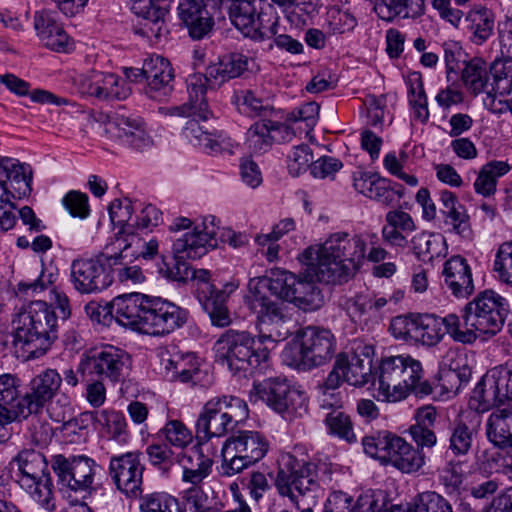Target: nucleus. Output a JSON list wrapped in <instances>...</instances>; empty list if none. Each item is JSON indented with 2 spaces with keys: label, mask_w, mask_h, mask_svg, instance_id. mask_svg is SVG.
Returning <instances> with one entry per match:
<instances>
[{
  "label": "nucleus",
  "mask_w": 512,
  "mask_h": 512,
  "mask_svg": "<svg viewBox=\"0 0 512 512\" xmlns=\"http://www.w3.org/2000/svg\"><path fill=\"white\" fill-rule=\"evenodd\" d=\"M374 238V233L350 235L335 232L318 248H307L302 253V261L319 282H346L361 267L366 257L367 243H373Z\"/></svg>",
  "instance_id": "1"
},
{
  "label": "nucleus",
  "mask_w": 512,
  "mask_h": 512,
  "mask_svg": "<svg viewBox=\"0 0 512 512\" xmlns=\"http://www.w3.org/2000/svg\"><path fill=\"white\" fill-rule=\"evenodd\" d=\"M297 276L289 271H272L270 276L255 277L248 283L245 303L260 319L262 337H286L288 329L281 306L267 296V292L280 299L289 301Z\"/></svg>",
  "instance_id": "2"
},
{
  "label": "nucleus",
  "mask_w": 512,
  "mask_h": 512,
  "mask_svg": "<svg viewBox=\"0 0 512 512\" xmlns=\"http://www.w3.org/2000/svg\"><path fill=\"white\" fill-rule=\"evenodd\" d=\"M249 57L241 53L224 55L215 64L209 65L206 74L195 73L189 75L186 84L188 101L172 107H160L159 112L165 116L199 115L205 119L211 115L206 100V91L219 87L230 79L241 76L249 70Z\"/></svg>",
  "instance_id": "3"
},
{
  "label": "nucleus",
  "mask_w": 512,
  "mask_h": 512,
  "mask_svg": "<svg viewBox=\"0 0 512 512\" xmlns=\"http://www.w3.org/2000/svg\"><path fill=\"white\" fill-rule=\"evenodd\" d=\"M13 343L30 358L44 355L57 338V316L46 302L32 301L12 320Z\"/></svg>",
  "instance_id": "4"
},
{
  "label": "nucleus",
  "mask_w": 512,
  "mask_h": 512,
  "mask_svg": "<svg viewBox=\"0 0 512 512\" xmlns=\"http://www.w3.org/2000/svg\"><path fill=\"white\" fill-rule=\"evenodd\" d=\"M260 319L257 318L258 336L248 331L229 329L214 344L216 359L226 364L236 374L248 369H255L269 359L270 348L267 342L275 343L285 337H262Z\"/></svg>",
  "instance_id": "5"
},
{
  "label": "nucleus",
  "mask_w": 512,
  "mask_h": 512,
  "mask_svg": "<svg viewBox=\"0 0 512 512\" xmlns=\"http://www.w3.org/2000/svg\"><path fill=\"white\" fill-rule=\"evenodd\" d=\"M214 220L215 216H207L203 220L202 229L197 226L180 237H171L173 256L170 259L162 256L159 264L158 270L163 277L177 282H185L190 278L191 267L184 259H199L217 247Z\"/></svg>",
  "instance_id": "6"
},
{
  "label": "nucleus",
  "mask_w": 512,
  "mask_h": 512,
  "mask_svg": "<svg viewBox=\"0 0 512 512\" xmlns=\"http://www.w3.org/2000/svg\"><path fill=\"white\" fill-rule=\"evenodd\" d=\"M507 313L505 298L493 290L480 292L463 309L459 342L471 344L478 335L497 334L504 325Z\"/></svg>",
  "instance_id": "7"
},
{
  "label": "nucleus",
  "mask_w": 512,
  "mask_h": 512,
  "mask_svg": "<svg viewBox=\"0 0 512 512\" xmlns=\"http://www.w3.org/2000/svg\"><path fill=\"white\" fill-rule=\"evenodd\" d=\"M16 482L43 509H55L53 483L45 455L33 448L20 450L10 462Z\"/></svg>",
  "instance_id": "8"
},
{
  "label": "nucleus",
  "mask_w": 512,
  "mask_h": 512,
  "mask_svg": "<svg viewBox=\"0 0 512 512\" xmlns=\"http://www.w3.org/2000/svg\"><path fill=\"white\" fill-rule=\"evenodd\" d=\"M336 346V338L329 329L307 326L299 333L297 342L284 349L282 356L288 366L309 371L328 363Z\"/></svg>",
  "instance_id": "9"
},
{
  "label": "nucleus",
  "mask_w": 512,
  "mask_h": 512,
  "mask_svg": "<svg viewBox=\"0 0 512 512\" xmlns=\"http://www.w3.org/2000/svg\"><path fill=\"white\" fill-rule=\"evenodd\" d=\"M275 486L281 496L288 497L300 509L299 497L319 488L317 465L293 453L282 454Z\"/></svg>",
  "instance_id": "10"
},
{
  "label": "nucleus",
  "mask_w": 512,
  "mask_h": 512,
  "mask_svg": "<svg viewBox=\"0 0 512 512\" xmlns=\"http://www.w3.org/2000/svg\"><path fill=\"white\" fill-rule=\"evenodd\" d=\"M267 437L259 431L243 430L230 436L222 448L223 473L232 476L259 462L269 451Z\"/></svg>",
  "instance_id": "11"
},
{
  "label": "nucleus",
  "mask_w": 512,
  "mask_h": 512,
  "mask_svg": "<svg viewBox=\"0 0 512 512\" xmlns=\"http://www.w3.org/2000/svg\"><path fill=\"white\" fill-rule=\"evenodd\" d=\"M247 403L236 396L210 399L200 414L196 428L206 437H221L248 417Z\"/></svg>",
  "instance_id": "12"
},
{
  "label": "nucleus",
  "mask_w": 512,
  "mask_h": 512,
  "mask_svg": "<svg viewBox=\"0 0 512 512\" xmlns=\"http://www.w3.org/2000/svg\"><path fill=\"white\" fill-rule=\"evenodd\" d=\"M51 466L63 488L89 494L96 491L95 478L100 465L94 459L85 455L57 454L52 457Z\"/></svg>",
  "instance_id": "13"
},
{
  "label": "nucleus",
  "mask_w": 512,
  "mask_h": 512,
  "mask_svg": "<svg viewBox=\"0 0 512 512\" xmlns=\"http://www.w3.org/2000/svg\"><path fill=\"white\" fill-rule=\"evenodd\" d=\"M111 252H104L95 258H78L70 266V282L80 294H94L108 288L113 283L110 265L117 264L110 259Z\"/></svg>",
  "instance_id": "14"
},
{
  "label": "nucleus",
  "mask_w": 512,
  "mask_h": 512,
  "mask_svg": "<svg viewBox=\"0 0 512 512\" xmlns=\"http://www.w3.org/2000/svg\"><path fill=\"white\" fill-rule=\"evenodd\" d=\"M253 390L260 400L280 414L299 415L307 410L304 392L293 387L285 378H269L254 383Z\"/></svg>",
  "instance_id": "15"
},
{
  "label": "nucleus",
  "mask_w": 512,
  "mask_h": 512,
  "mask_svg": "<svg viewBox=\"0 0 512 512\" xmlns=\"http://www.w3.org/2000/svg\"><path fill=\"white\" fill-rule=\"evenodd\" d=\"M131 364V357L127 352L109 345L90 350L81 359L78 371L83 375L88 374L118 382L128 374Z\"/></svg>",
  "instance_id": "16"
},
{
  "label": "nucleus",
  "mask_w": 512,
  "mask_h": 512,
  "mask_svg": "<svg viewBox=\"0 0 512 512\" xmlns=\"http://www.w3.org/2000/svg\"><path fill=\"white\" fill-rule=\"evenodd\" d=\"M188 311L160 297H148L141 333L160 336L181 328L188 320Z\"/></svg>",
  "instance_id": "17"
},
{
  "label": "nucleus",
  "mask_w": 512,
  "mask_h": 512,
  "mask_svg": "<svg viewBox=\"0 0 512 512\" xmlns=\"http://www.w3.org/2000/svg\"><path fill=\"white\" fill-rule=\"evenodd\" d=\"M144 470L138 452H127L110 458L109 476L116 488L126 496L137 497L141 494Z\"/></svg>",
  "instance_id": "18"
},
{
  "label": "nucleus",
  "mask_w": 512,
  "mask_h": 512,
  "mask_svg": "<svg viewBox=\"0 0 512 512\" xmlns=\"http://www.w3.org/2000/svg\"><path fill=\"white\" fill-rule=\"evenodd\" d=\"M62 385V375L52 368H47L36 374L28 384L24 393L27 418L42 413L47 404L58 395Z\"/></svg>",
  "instance_id": "19"
},
{
  "label": "nucleus",
  "mask_w": 512,
  "mask_h": 512,
  "mask_svg": "<svg viewBox=\"0 0 512 512\" xmlns=\"http://www.w3.org/2000/svg\"><path fill=\"white\" fill-rule=\"evenodd\" d=\"M80 93L99 100H123L131 94L130 86L113 73L91 71L77 80Z\"/></svg>",
  "instance_id": "20"
},
{
  "label": "nucleus",
  "mask_w": 512,
  "mask_h": 512,
  "mask_svg": "<svg viewBox=\"0 0 512 512\" xmlns=\"http://www.w3.org/2000/svg\"><path fill=\"white\" fill-rule=\"evenodd\" d=\"M461 320L455 314L439 317L434 314L416 315V329L414 342L426 346L437 345L448 333L455 341L459 342Z\"/></svg>",
  "instance_id": "21"
},
{
  "label": "nucleus",
  "mask_w": 512,
  "mask_h": 512,
  "mask_svg": "<svg viewBox=\"0 0 512 512\" xmlns=\"http://www.w3.org/2000/svg\"><path fill=\"white\" fill-rule=\"evenodd\" d=\"M22 382L15 374H0V427L27 419Z\"/></svg>",
  "instance_id": "22"
},
{
  "label": "nucleus",
  "mask_w": 512,
  "mask_h": 512,
  "mask_svg": "<svg viewBox=\"0 0 512 512\" xmlns=\"http://www.w3.org/2000/svg\"><path fill=\"white\" fill-rule=\"evenodd\" d=\"M371 350V347L365 346L363 358L358 353H354L351 357L346 353L338 354L330 372L338 375L342 384L365 386L372 379V359L369 356Z\"/></svg>",
  "instance_id": "23"
},
{
  "label": "nucleus",
  "mask_w": 512,
  "mask_h": 512,
  "mask_svg": "<svg viewBox=\"0 0 512 512\" xmlns=\"http://www.w3.org/2000/svg\"><path fill=\"white\" fill-rule=\"evenodd\" d=\"M144 71L147 74L144 87L147 97L162 101L171 95L174 88V70L167 59L161 56L145 59Z\"/></svg>",
  "instance_id": "24"
},
{
  "label": "nucleus",
  "mask_w": 512,
  "mask_h": 512,
  "mask_svg": "<svg viewBox=\"0 0 512 512\" xmlns=\"http://www.w3.org/2000/svg\"><path fill=\"white\" fill-rule=\"evenodd\" d=\"M130 230L129 226L126 230L128 235L116 236L105 245L107 253L111 252L109 258L115 259V262L128 256L145 260L154 259L158 254L159 242L155 238L145 241L135 232L130 233Z\"/></svg>",
  "instance_id": "25"
},
{
  "label": "nucleus",
  "mask_w": 512,
  "mask_h": 512,
  "mask_svg": "<svg viewBox=\"0 0 512 512\" xmlns=\"http://www.w3.org/2000/svg\"><path fill=\"white\" fill-rule=\"evenodd\" d=\"M257 0L234 2L229 7V16L233 25L246 37L255 41L269 38L267 26L264 24V15L258 12Z\"/></svg>",
  "instance_id": "26"
},
{
  "label": "nucleus",
  "mask_w": 512,
  "mask_h": 512,
  "mask_svg": "<svg viewBox=\"0 0 512 512\" xmlns=\"http://www.w3.org/2000/svg\"><path fill=\"white\" fill-rule=\"evenodd\" d=\"M353 186L356 191L384 206H392L402 197V190L391 185V182L376 173L359 171L353 175Z\"/></svg>",
  "instance_id": "27"
},
{
  "label": "nucleus",
  "mask_w": 512,
  "mask_h": 512,
  "mask_svg": "<svg viewBox=\"0 0 512 512\" xmlns=\"http://www.w3.org/2000/svg\"><path fill=\"white\" fill-rule=\"evenodd\" d=\"M148 297L141 293L117 296L110 304V316L120 325L141 332Z\"/></svg>",
  "instance_id": "28"
},
{
  "label": "nucleus",
  "mask_w": 512,
  "mask_h": 512,
  "mask_svg": "<svg viewBox=\"0 0 512 512\" xmlns=\"http://www.w3.org/2000/svg\"><path fill=\"white\" fill-rule=\"evenodd\" d=\"M402 355L383 357L378 367V396L383 401L397 402L404 399L400 384Z\"/></svg>",
  "instance_id": "29"
},
{
  "label": "nucleus",
  "mask_w": 512,
  "mask_h": 512,
  "mask_svg": "<svg viewBox=\"0 0 512 512\" xmlns=\"http://www.w3.org/2000/svg\"><path fill=\"white\" fill-rule=\"evenodd\" d=\"M444 284L451 294L457 298H467L474 292L471 267L467 260L455 255L443 265Z\"/></svg>",
  "instance_id": "30"
},
{
  "label": "nucleus",
  "mask_w": 512,
  "mask_h": 512,
  "mask_svg": "<svg viewBox=\"0 0 512 512\" xmlns=\"http://www.w3.org/2000/svg\"><path fill=\"white\" fill-rule=\"evenodd\" d=\"M204 446L197 443L184 451L178 459L182 467V481L193 485L192 488H199L212 471L213 460L204 453Z\"/></svg>",
  "instance_id": "31"
},
{
  "label": "nucleus",
  "mask_w": 512,
  "mask_h": 512,
  "mask_svg": "<svg viewBox=\"0 0 512 512\" xmlns=\"http://www.w3.org/2000/svg\"><path fill=\"white\" fill-rule=\"evenodd\" d=\"M178 14L196 40L204 38L213 27V19L206 9V0H179Z\"/></svg>",
  "instance_id": "32"
},
{
  "label": "nucleus",
  "mask_w": 512,
  "mask_h": 512,
  "mask_svg": "<svg viewBox=\"0 0 512 512\" xmlns=\"http://www.w3.org/2000/svg\"><path fill=\"white\" fill-rule=\"evenodd\" d=\"M424 464V453L396 434L385 465H391L402 473L412 474L418 472Z\"/></svg>",
  "instance_id": "33"
},
{
  "label": "nucleus",
  "mask_w": 512,
  "mask_h": 512,
  "mask_svg": "<svg viewBox=\"0 0 512 512\" xmlns=\"http://www.w3.org/2000/svg\"><path fill=\"white\" fill-rule=\"evenodd\" d=\"M229 293L224 289L213 287L209 290L206 284L200 288L198 301L204 311L209 315L211 323L217 327H226L231 323L230 312L227 307Z\"/></svg>",
  "instance_id": "34"
},
{
  "label": "nucleus",
  "mask_w": 512,
  "mask_h": 512,
  "mask_svg": "<svg viewBox=\"0 0 512 512\" xmlns=\"http://www.w3.org/2000/svg\"><path fill=\"white\" fill-rule=\"evenodd\" d=\"M504 401H506L504 392L500 389V384L492 369L482 377L474 388L470 404L477 412H486Z\"/></svg>",
  "instance_id": "35"
},
{
  "label": "nucleus",
  "mask_w": 512,
  "mask_h": 512,
  "mask_svg": "<svg viewBox=\"0 0 512 512\" xmlns=\"http://www.w3.org/2000/svg\"><path fill=\"white\" fill-rule=\"evenodd\" d=\"M488 440L496 447H512V406L496 408L486 422Z\"/></svg>",
  "instance_id": "36"
},
{
  "label": "nucleus",
  "mask_w": 512,
  "mask_h": 512,
  "mask_svg": "<svg viewBox=\"0 0 512 512\" xmlns=\"http://www.w3.org/2000/svg\"><path fill=\"white\" fill-rule=\"evenodd\" d=\"M402 376L401 389L404 390V399L409 393L418 397H424L432 393V385L428 380L423 379V368L421 363L410 355H402Z\"/></svg>",
  "instance_id": "37"
},
{
  "label": "nucleus",
  "mask_w": 512,
  "mask_h": 512,
  "mask_svg": "<svg viewBox=\"0 0 512 512\" xmlns=\"http://www.w3.org/2000/svg\"><path fill=\"white\" fill-rule=\"evenodd\" d=\"M424 9V0H377L374 5L377 16L386 22H392L397 17H419L424 13Z\"/></svg>",
  "instance_id": "38"
},
{
  "label": "nucleus",
  "mask_w": 512,
  "mask_h": 512,
  "mask_svg": "<svg viewBox=\"0 0 512 512\" xmlns=\"http://www.w3.org/2000/svg\"><path fill=\"white\" fill-rule=\"evenodd\" d=\"M34 27L44 44L55 51L64 50L69 37L62 26L47 12H36Z\"/></svg>",
  "instance_id": "39"
},
{
  "label": "nucleus",
  "mask_w": 512,
  "mask_h": 512,
  "mask_svg": "<svg viewBox=\"0 0 512 512\" xmlns=\"http://www.w3.org/2000/svg\"><path fill=\"white\" fill-rule=\"evenodd\" d=\"M113 124L117 129V136L131 147L143 150L151 145V139L141 118L121 115L114 119Z\"/></svg>",
  "instance_id": "40"
},
{
  "label": "nucleus",
  "mask_w": 512,
  "mask_h": 512,
  "mask_svg": "<svg viewBox=\"0 0 512 512\" xmlns=\"http://www.w3.org/2000/svg\"><path fill=\"white\" fill-rule=\"evenodd\" d=\"M447 450L455 457L465 456L472 449L477 436V425L463 419H455L448 428Z\"/></svg>",
  "instance_id": "41"
},
{
  "label": "nucleus",
  "mask_w": 512,
  "mask_h": 512,
  "mask_svg": "<svg viewBox=\"0 0 512 512\" xmlns=\"http://www.w3.org/2000/svg\"><path fill=\"white\" fill-rule=\"evenodd\" d=\"M307 277L303 279L297 277L289 302L294 303L297 307L304 311H315L324 303V296L321 291L314 285L313 279L317 278L310 274L308 267L306 268Z\"/></svg>",
  "instance_id": "42"
},
{
  "label": "nucleus",
  "mask_w": 512,
  "mask_h": 512,
  "mask_svg": "<svg viewBox=\"0 0 512 512\" xmlns=\"http://www.w3.org/2000/svg\"><path fill=\"white\" fill-rule=\"evenodd\" d=\"M510 165L505 161H489L484 164L474 181L473 187L477 194L490 197L495 194L498 179L510 171Z\"/></svg>",
  "instance_id": "43"
},
{
  "label": "nucleus",
  "mask_w": 512,
  "mask_h": 512,
  "mask_svg": "<svg viewBox=\"0 0 512 512\" xmlns=\"http://www.w3.org/2000/svg\"><path fill=\"white\" fill-rule=\"evenodd\" d=\"M0 168L3 170L5 177L10 180L11 187L19 198L30 195L32 191V171L29 165L20 164L11 158H0Z\"/></svg>",
  "instance_id": "44"
},
{
  "label": "nucleus",
  "mask_w": 512,
  "mask_h": 512,
  "mask_svg": "<svg viewBox=\"0 0 512 512\" xmlns=\"http://www.w3.org/2000/svg\"><path fill=\"white\" fill-rule=\"evenodd\" d=\"M470 40L476 45H482L492 35L494 30V14L491 10L481 7L468 12L466 16Z\"/></svg>",
  "instance_id": "45"
},
{
  "label": "nucleus",
  "mask_w": 512,
  "mask_h": 512,
  "mask_svg": "<svg viewBox=\"0 0 512 512\" xmlns=\"http://www.w3.org/2000/svg\"><path fill=\"white\" fill-rule=\"evenodd\" d=\"M461 78L467 89L475 95L482 92L491 93V90H488V87H491L488 66L483 59L475 57L466 62Z\"/></svg>",
  "instance_id": "46"
},
{
  "label": "nucleus",
  "mask_w": 512,
  "mask_h": 512,
  "mask_svg": "<svg viewBox=\"0 0 512 512\" xmlns=\"http://www.w3.org/2000/svg\"><path fill=\"white\" fill-rule=\"evenodd\" d=\"M165 371L169 381L189 382L198 373L196 357L193 353H176L165 360Z\"/></svg>",
  "instance_id": "47"
},
{
  "label": "nucleus",
  "mask_w": 512,
  "mask_h": 512,
  "mask_svg": "<svg viewBox=\"0 0 512 512\" xmlns=\"http://www.w3.org/2000/svg\"><path fill=\"white\" fill-rule=\"evenodd\" d=\"M286 129L283 125L273 121H259L247 131V144L255 153L268 151L274 141L273 132Z\"/></svg>",
  "instance_id": "48"
},
{
  "label": "nucleus",
  "mask_w": 512,
  "mask_h": 512,
  "mask_svg": "<svg viewBox=\"0 0 512 512\" xmlns=\"http://www.w3.org/2000/svg\"><path fill=\"white\" fill-rule=\"evenodd\" d=\"M413 251L422 261H432L444 255L445 240L439 234L422 232L412 239Z\"/></svg>",
  "instance_id": "49"
},
{
  "label": "nucleus",
  "mask_w": 512,
  "mask_h": 512,
  "mask_svg": "<svg viewBox=\"0 0 512 512\" xmlns=\"http://www.w3.org/2000/svg\"><path fill=\"white\" fill-rule=\"evenodd\" d=\"M396 434L387 430L378 431L362 440L365 453L385 464Z\"/></svg>",
  "instance_id": "50"
},
{
  "label": "nucleus",
  "mask_w": 512,
  "mask_h": 512,
  "mask_svg": "<svg viewBox=\"0 0 512 512\" xmlns=\"http://www.w3.org/2000/svg\"><path fill=\"white\" fill-rule=\"evenodd\" d=\"M341 385L340 377L329 371L324 380L317 385L320 408L331 411L342 408L341 393L337 392Z\"/></svg>",
  "instance_id": "51"
},
{
  "label": "nucleus",
  "mask_w": 512,
  "mask_h": 512,
  "mask_svg": "<svg viewBox=\"0 0 512 512\" xmlns=\"http://www.w3.org/2000/svg\"><path fill=\"white\" fill-rule=\"evenodd\" d=\"M489 71L493 78L491 92L509 95L512 92V58L496 59Z\"/></svg>",
  "instance_id": "52"
},
{
  "label": "nucleus",
  "mask_w": 512,
  "mask_h": 512,
  "mask_svg": "<svg viewBox=\"0 0 512 512\" xmlns=\"http://www.w3.org/2000/svg\"><path fill=\"white\" fill-rule=\"evenodd\" d=\"M324 422L331 435L348 443L357 441L350 416L341 409H333L327 413Z\"/></svg>",
  "instance_id": "53"
},
{
  "label": "nucleus",
  "mask_w": 512,
  "mask_h": 512,
  "mask_svg": "<svg viewBox=\"0 0 512 512\" xmlns=\"http://www.w3.org/2000/svg\"><path fill=\"white\" fill-rule=\"evenodd\" d=\"M157 436L164 438L171 446L181 449L186 448L193 441L191 430L182 421L176 419L166 422Z\"/></svg>",
  "instance_id": "54"
},
{
  "label": "nucleus",
  "mask_w": 512,
  "mask_h": 512,
  "mask_svg": "<svg viewBox=\"0 0 512 512\" xmlns=\"http://www.w3.org/2000/svg\"><path fill=\"white\" fill-rule=\"evenodd\" d=\"M96 421L106 428L107 433L114 440L124 443L128 439V431L125 416L118 411H101Z\"/></svg>",
  "instance_id": "55"
},
{
  "label": "nucleus",
  "mask_w": 512,
  "mask_h": 512,
  "mask_svg": "<svg viewBox=\"0 0 512 512\" xmlns=\"http://www.w3.org/2000/svg\"><path fill=\"white\" fill-rule=\"evenodd\" d=\"M141 512H186L182 504L166 493H153L145 496L140 503Z\"/></svg>",
  "instance_id": "56"
},
{
  "label": "nucleus",
  "mask_w": 512,
  "mask_h": 512,
  "mask_svg": "<svg viewBox=\"0 0 512 512\" xmlns=\"http://www.w3.org/2000/svg\"><path fill=\"white\" fill-rule=\"evenodd\" d=\"M133 207L128 199L114 200L109 206V215L111 222L119 226L120 230L114 237L119 235H128L127 228L130 226V233H134V222L132 221Z\"/></svg>",
  "instance_id": "57"
},
{
  "label": "nucleus",
  "mask_w": 512,
  "mask_h": 512,
  "mask_svg": "<svg viewBox=\"0 0 512 512\" xmlns=\"http://www.w3.org/2000/svg\"><path fill=\"white\" fill-rule=\"evenodd\" d=\"M493 271L499 281L512 286V241L504 242L498 247Z\"/></svg>",
  "instance_id": "58"
},
{
  "label": "nucleus",
  "mask_w": 512,
  "mask_h": 512,
  "mask_svg": "<svg viewBox=\"0 0 512 512\" xmlns=\"http://www.w3.org/2000/svg\"><path fill=\"white\" fill-rule=\"evenodd\" d=\"M407 512H453L451 504L436 492H426L419 496Z\"/></svg>",
  "instance_id": "59"
},
{
  "label": "nucleus",
  "mask_w": 512,
  "mask_h": 512,
  "mask_svg": "<svg viewBox=\"0 0 512 512\" xmlns=\"http://www.w3.org/2000/svg\"><path fill=\"white\" fill-rule=\"evenodd\" d=\"M443 217L445 224L451 226L452 232L463 239H472L473 230L471 228L470 216L463 205H456L455 210L453 209V211Z\"/></svg>",
  "instance_id": "60"
},
{
  "label": "nucleus",
  "mask_w": 512,
  "mask_h": 512,
  "mask_svg": "<svg viewBox=\"0 0 512 512\" xmlns=\"http://www.w3.org/2000/svg\"><path fill=\"white\" fill-rule=\"evenodd\" d=\"M327 25L332 34H344L356 27L357 20L348 11L332 8L327 13Z\"/></svg>",
  "instance_id": "61"
},
{
  "label": "nucleus",
  "mask_w": 512,
  "mask_h": 512,
  "mask_svg": "<svg viewBox=\"0 0 512 512\" xmlns=\"http://www.w3.org/2000/svg\"><path fill=\"white\" fill-rule=\"evenodd\" d=\"M313 154L310 147L301 144L294 147L293 151L288 155L287 168L292 176H298L311 167Z\"/></svg>",
  "instance_id": "62"
},
{
  "label": "nucleus",
  "mask_w": 512,
  "mask_h": 512,
  "mask_svg": "<svg viewBox=\"0 0 512 512\" xmlns=\"http://www.w3.org/2000/svg\"><path fill=\"white\" fill-rule=\"evenodd\" d=\"M416 329V315L396 316L391 320L389 330L398 340L414 341Z\"/></svg>",
  "instance_id": "63"
},
{
  "label": "nucleus",
  "mask_w": 512,
  "mask_h": 512,
  "mask_svg": "<svg viewBox=\"0 0 512 512\" xmlns=\"http://www.w3.org/2000/svg\"><path fill=\"white\" fill-rule=\"evenodd\" d=\"M186 499L192 504L194 512H252L246 503H240L235 509L221 511L220 509L203 504L202 491L200 488H190L186 491Z\"/></svg>",
  "instance_id": "64"
}]
</instances>
